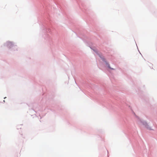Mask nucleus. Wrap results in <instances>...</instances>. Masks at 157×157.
Instances as JSON below:
<instances>
[{"instance_id":"2","label":"nucleus","mask_w":157,"mask_h":157,"mask_svg":"<svg viewBox=\"0 0 157 157\" xmlns=\"http://www.w3.org/2000/svg\"><path fill=\"white\" fill-rule=\"evenodd\" d=\"M108 67H109V68H110V69H112V70H113V69H113V68H111L110 67L109 65L108 64Z\"/></svg>"},{"instance_id":"1","label":"nucleus","mask_w":157,"mask_h":157,"mask_svg":"<svg viewBox=\"0 0 157 157\" xmlns=\"http://www.w3.org/2000/svg\"><path fill=\"white\" fill-rule=\"evenodd\" d=\"M7 46L9 48H10L13 46L12 43L11 42H8L6 43Z\"/></svg>"}]
</instances>
